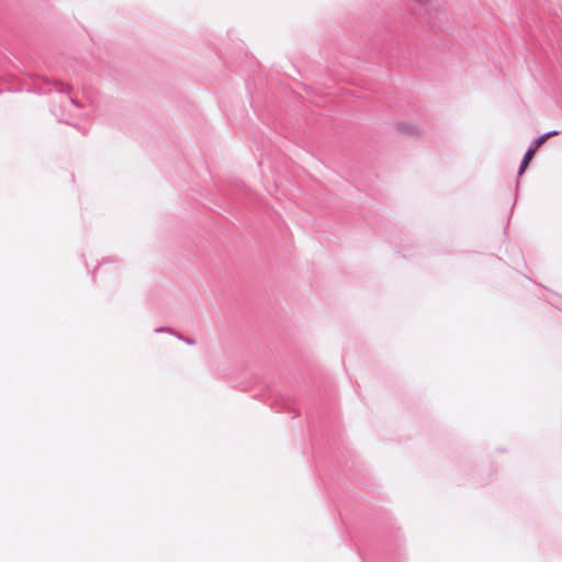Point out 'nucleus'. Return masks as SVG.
Returning a JSON list of instances; mask_svg holds the SVG:
<instances>
[{"mask_svg":"<svg viewBox=\"0 0 562 562\" xmlns=\"http://www.w3.org/2000/svg\"><path fill=\"white\" fill-rule=\"evenodd\" d=\"M549 134H550V137H551V136L558 135V132L554 131V132H550Z\"/></svg>","mask_w":562,"mask_h":562,"instance_id":"3","label":"nucleus"},{"mask_svg":"<svg viewBox=\"0 0 562 562\" xmlns=\"http://www.w3.org/2000/svg\"><path fill=\"white\" fill-rule=\"evenodd\" d=\"M535 153H536V150L532 149L531 147L527 150V153L524 156V159H522L519 172H518L519 176L524 173V171L526 170V168L528 167V165L532 160V158L535 156Z\"/></svg>","mask_w":562,"mask_h":562,"instance_id":"1","label":"nucleus"},{"mask_svg":"<svg viewBox=\"0 0 562 562\" xmlns=\"http://www.w3.org/2000/svg\"><path fill=\"white\" fill-rule=\"evenodd\" d=\"M549 137H550V134H543V135H541L540 137H538V138L533 142V144H532L531 148H532V149H535V150L537 151V149H538L539 147H541V146L544 144V142H546Z\"/></svg>","mask_w":562,"mask_h":562,"instance_id":"2","label":"nucleus"}]
</instances>
